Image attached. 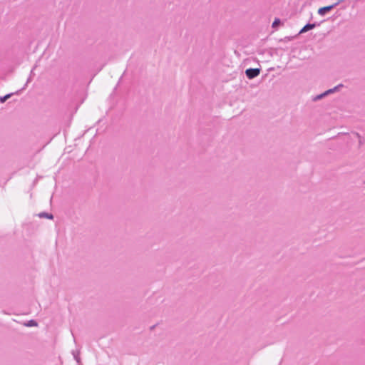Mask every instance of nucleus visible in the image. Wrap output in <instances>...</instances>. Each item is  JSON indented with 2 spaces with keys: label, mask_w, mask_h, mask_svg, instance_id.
Here are the masks:
<instances>
[{
  "label": "nucleus",
  "mask_w": 365,
  "mask_h": 365,
  "mask_svg": "<svg viewBox=\"0 0 365 365\" xmlns=\"http://www.w3.org/2000/svg\"><path fill=\"white\" fill-rule=\"evenodd\" d=\"M342 1H343V0H338L336 3H334L331 5L321 7L318 9V14L321 16H324L327 12L330 11L331 9L335 8L337 5H339Z\"/></svg>",
  "instance_id": "obj_1"
},
{
  "label": "nucleus",
  "mask_w": 365,
  "mask_h": 365,
  "mask_svg": "<svg viewBox=\"0 0 365 365\" xmlns=\"http://www.w3.org/2000/svg\"><path fill=\"white\" fill-rule=\"evenodd\" d=\"M261 69L259 68H247L245 71L246 76L249 79H253L258 76L260 74Z\"/></svg>",
  "instance_id": "obj_2"
},
{
  "label": "nucleus",
  "mask_w": 365,
  "mask_h": 365,
  "mask_svg": "<svg viewBox=\"0 0 365 365\" xmlns=\"http://www.w3.org/2000/svg\"><path fill=\"white\" fill-rule=\"evenodd\" d=\"M315 24H306L299 31V34L305 33L314 28H315Z\"/></svg>",
  "instance_id": "obj_3"
},
{
  "label": "nucleus",
  "mask_w": 365,
  "mask_h": 365,
  "mask_svg": "<svg viewBox=\"0 0 365 365\" xmlns=\"http://www.w3.org/2000/svg\"><path fill=\"white\" fill-rule=\"evenodd\" d=\"M344 86L342 84H339L336 86L334 87L333 88H330L326 91H324L326 96H327L329 94L334 93L336 91H338L340 88H342Z\"/></svg>",
  "instance_id": "obj_4"
},
{
  "label": "nucleus",
  "mask_w": 365,
  "mask_h": 365,
  "mask_svg": "<svg viewBox=\"0 0 365 365\" xmlns=\"http://www.w3.org/2000/svg\"><path fill=\"white\" fill-rule=\"evenodd\" d=\"M40 218H47L49 220L53 219V215L51 213H48L45 212H40L37 215Z\"/></svg>",
  "instance_id": "obj_5"
},
{
  "label": "nucleus",
  "mask_w": 365,
  "mask_h": 365,
  "mask_svg": "<svg viewBox=\"0 0 365 365\" xmlns=\"http://www.w3.org/2000/svg\"><path fill=\"white\" fill-rule=\"evenodd\" d=\"M24 325L26 326V327H37L38 326V323L34 319H31L29 322L24 323Z\"/></svg>",
  "instance_id": "obj_6"
},
{
  "label": "nucleus",
  "mask_w": 365,
  "mask_h": 365,
  "mask_svg": "<svg viewBox=\"0 0 365 365\" xmlns=\"http://www.w3.org/2000/svg\"><path fill=\"white\" fill-rule=\"evenodd\" d=\"M72 354L74 357V359H76V361L79 363L80 362V357H79V355H80V349H76V350H73L72 351Z\"/></svg>",
  "instance_id": "obj_7"
},
{
  "label": "nucleus",
  "mask_w": 365,
  "mask_h": 365,
  "mask_svg": "<svg viewBox=\"0 0 365 365\" xmlns=\"http://www.w3.org/2000/svg\"><path fill=\"white\" fill-rule=\"evenodd\" d=\"M13 95V93H9V94H6L4 96H1L0 97V103H4V102H6L11 96Z\"/></svg>",
  "instance_id": "obj_8"
},
{
  "label": "nucleus",
  "mask_w": 365,
  "mask_h": 365,
  "mask_svg": "<svg viewBox=\"0 0 365 365\" xmlns=\"http://www.w3.org/2000/svg\"><path fill=\"white\" fill-rule=\"evenodd\" d=\"M326 97V95H325V93H322L319 95H317L316 96H314L312 99L313 101H319L321 99H322L323 98Z\"/></svg>",
  "instance_id": "obj_9"
},
{
  "label": "nucleus",
  "mask_w": 365,
  "mask_h": 365,
  "mask_svg": "<svg viewBox=\"0 0 365 365\" xmlns=\"http://www.w3.org/2000/svg\"><path fill=\"white\" fill-rule=\"evenodd\" d=\"M281 24V21L279 19H275L274 21L272 23V28L275 29L277 28L279 24Z\"/></svg>",
  "instance_id": "obj_10"
},
{
  "label": "nucleus",
  "mask_w": 365,
  "mask_h": 365,
  "mask_svg": "<svg viewBox=\"0 0 365 365\" xmlns=\"http://www.w3.org/2000/svg\"><path fill=\"white\" fill-rule=\"evenodd\" d=\"M356 135L359 139V145H362L364 143V138L359 133H356Z\"/></svg>",
  "instance_id": "obj_11"
},
{
  "label": "nucleus",
  "mask_w": 365,
  "mask_h": 365,
  "mask_svg": "<svg viewBox=\"0 0 365 365\" xmlns=\"http://www.w3.org/2000/svg\"><path fill=\"white\" fill-rule=\"evenodd\" d=\"M158 326V324L151 326L150 327V331H153V329H155Z\"/></svg>",
  "instance_id": "obj_12"
},
{
  "label": "nucleus",
  "mask_w": 365,
  "mask_h": 365,
  "mask_svg": "<svg viewBox=\"0 0 365 365\" xmlns=\"http://www.w3.org/2000/svg\"><path fill=\"white\" fill-rule=\"evenodd\" d=\"M31 81V77H29V78H28V80H27V82H26V85H27V83H29Z\"/></svg>",
  "instance_id": "obj_13"
}]
</instances>
